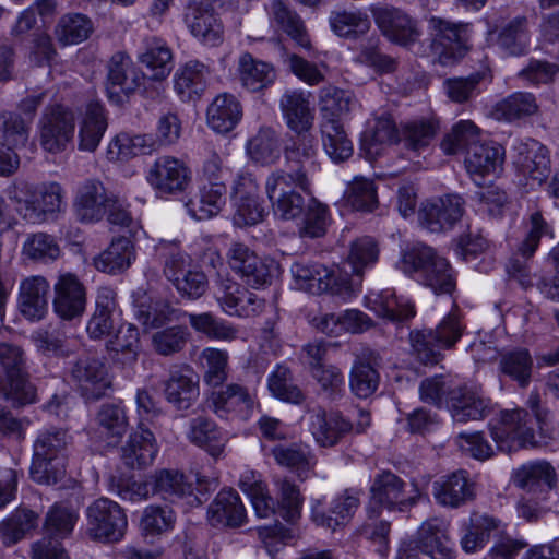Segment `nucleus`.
Returning <instances> with one entry per match:
<instances>
[{
	"mask_svg": "<svg viewBox=\"0 0 559 559\" xmlns=\"http://www.w3.org/2000/svg\"><path fill=\"white\" fill-rule=\"evenodd\" d=\"M310 180L304 169H278L265 180V194L275 218L296 221L301 217L307 202L300 191H310Z\"/></svg>",
	"mask_w": 559,
	"mask_h": 559,
	"instance_id": "f257e3e1",
	"label": "nucleus"
},
{
	"mask_svg": "<svg viewBox=\"0 0 559 559\" xmlns=\"http://www.w3.org/2000/svg\"><path fill=\"white\" fill-rule=\"evenodd\" d=\"M70 436L61 428L41 429L33 444L31 477L43 485H53L66 475Z\"/></svg>",
	"mask_w": 559,
	"mask_h": 559,
	"instance_id": "f03ea898",
	"label": "nucleus"
},
{
	"mask_svg": "<svg viewBox=\"0 0 559 559\" xmlns=\"http://www.w3.org/2000/svg\"><path fill=\"white\" fill-rule=\"evenodd\" d=\"M9 199L17 215L28 224H43L62 210L64 191L57 182L14 187Z\"/></svg>",
	"mask_w": 559,
	"mask_h": 559,
	"instance_id": "7ed1b4c3",
	"label": "nucleus"
},
{
	"mask_svg": "<svg viewBox=\"0 0 559 559\" xmlns=\"http://www.w3.org/2000/svg\"><path fill=\"white\" fill-rule=\"evenodd\" d=\"M290 270L296 287L312 295L329 292L347 299L355 293L352 277L338 266L328 269L318 263L296 262Z\"/></svg>",
	"mask_w": 559,
	"mask_h": 559,
	"instance_id": "20e7f679",
	"label": "nucleus"
},
{
	"mask_svg": "<svg viewBox=\"0 0 559 559\" xmlns=\"http://www.w3.org/2000/svg\"><path fill=\"white\" fill-rule=\"evenodd\" d=\"M403 263L409 271L420 274L424 285L436 294H450L455 287L453 271L447 259L427 246H416L405 252Z\"/></svg>",
	"mask_w": 559,
	"mask_h": 559,
	"instance_id": "39448f33",
	"label": "nucleus"
},
{
	"mask_svg": "<svg viewBox=\"0 0 559 559\" xmlns=\"http://www.w3.org/2000/svg\"><path fill=\"white\" fill-rule=\"evenodd\" d=\"M145 181L157 197H175L189 189L192 170L183 159L165 154L156 157L148 166Z\"/></svg>",
	"mask_w": 559,
	"mask_h": 559,
	"instance_id": "423d86ee",
	"label": "nucleus"
},
{
	"mask_svg": "<svg viewBox=\"0 0 559 559\" xmlns=\"http://www.w3.org/2000/svg\"><path fill=\"white\" fill-rule=\"evenodd\" d=\"M464 325L456 311L450 312L438 324L435 331H417L411 333V343L417 358L424 364H437L441 349L452 348L461 338Z\"/></svg>",
	"mask_w": 559,
	"mask_h": 559,
	"instance_id": "0eeeda50",
	"label": "nucleus"
},
{
	"mask_svg": "<svg viewBox=\"0 0 559 559\" xmlns=\"http://www.w3.org/2000/svg\"><path fill=\"white\" fill-rule=\"evenodd\" d=\"M368 513L378 516L381 509L399 510L413 506L420 496L416 485H407L391 472L378 474L370 489Z\"/></svg>",
	"mask_w": 559,
	"mask_h": 559,
	"instance_id": "6e6552de",
	"label": "nucleus"
},
{
	"mask_svg": "<svg viewBox=\"0 0 559 559\" xmlns=\"http://www.w3.org/2000/svg\"><path fill=\"white\" fill-rule=\"evenodd\" d=\"M79 519L78 512L67 506L55 504L47 513L45 531L47 536L34 544V559H62L66 549L59 538L71 534Z\"/></svg>",
	"mask_w": 559,
	"mask_h": 559,
	"instance_id": "1a4fd4ad",
	"label": "nucleus"
},
{
	"mask_svg": "<svg viewBox=\"0 0 559 559\" xmlns=\"http://www.w3.org/2000/svg\"><path fill=\"white\" fill-rule=\"evenodd\" d=\"M164 275L177 293L189 300L199 299L209 286L205 273L193 263L189 254L180 250L170 252L166 258Z\"/></svg>",
	"mask_w": 559,
	"mask_h": 559,
	"instance_id": "9d476101",
	"label": "nucleus"
},
{
	"mask_svg": "<svg viewBox=\"0 0 559 559\" xmlns=\"http://www.w3.org/2000/svg\"><path fill=\"white\" fill-rule=\"evenodd\" d=\"M530 421V415L525 409L502 411L499 419L490 424V433L497 449L510 453L526 445H534L535 435Z\"/></svg>",
	"mask_w": 559,
	"mask_h": 559,
	"instance_id": "9b49d317",
	"label": "nucleus"
},
{
	"mask_svg": "<svg viewBox=\"0 0 559 559\" xmlns=\"http://www.w3.org/2000/svg\"><path fill=\"white\" fill-rule=\"evenodd\" d=\"M216 7V0H190L183 13L185 25L192 37L207 47H217L224 40V26Z\"/></svg>",
	"mask_w": 559,
	"mask_h": 559,
	"instance_id": "f8f14e48",
	"label": "nucleus"
},
{
	"mask_svg": "<svg viewBox=\"0 0 559 559\" xmlns=\"http://www.w3.org/2000/svg\"><path fill=\"white\" fill-rule=\"evenodd\" d=\"M87 535L96 540L117 542L128 527L123 509L115 501L99 498L87 508Z\"/></svg>",
	"mask_w": 559,
	"mask_h": 559,
	"instance_id": "ddd939ff",
	"label": "nucleus"
},
{
	"mask_svg": "<svg viewBox=\"0 0 559 559\" xmlns=\"http://www.w3.org/2000/svg\"><path fill=\"white\" fill-rule=\"evenodd\" d=\"M0 366L7 374L9 385L3 394L19 406L36 401V389L26 379L23 350L10 343H0Z\"/></svg>",
	"mask_w": 559,
	"mask_h": 559,
	"instance_id": "4468645a",
	"label": "nucleus"
},
{
	"mask_svg": "<svg viewBox=\"0 0 559 559\" xmlns=\"http://www.w3.org/2000/svg\"><path fill=\"white\" fill-rule=\"evenodd\" d=\"M226 259L229 267L242 281L254 288L269 284L278 271V264L272 259H261L248 246L234 242L230 245Z\"/></svg>",
	"mask_w": 559,
	"mask_h": 559,
	"instance_id": "2eb2a0df",
	"label": "nucleus"
},
{
	"mask_svg": "<svg viewBox=\"0 0 559 559\" xmlns=\"http://www.w3.org/2000/svg\"><path fill=\"white\" fill-rule=\"evenodd\" d=\"M213 289L216 301L228 316L248 318L260 313L264 308L263 299L241 288L227 274L226 276L217 274Z\"/></svg>",
	"mask_w": 559,
	"mask_h": 559,
	"instance_id": "dca6fc26",
	"label": "nucleus"
},
{
	"mask_svg": "<svg viewBox=\"0 0 559 559\" xmlns=\"http://www.w3.org/2000/svg\"><path fill=\"white\" fill-rule=\"evenodd\" d=\"M429 28L435 36L433 49L443 64H449L462 58L467 49L471 25L452 23L439 17L429 20Z\"/></svg>",
	"mask_w": 559,
	"mask_h": 559,
	"instance_id": "f3484780",
	"label": "nucleus"
},
{
	"mask_svg": "<svg viewBox=\"0 0 559 559\" xmlns=\"http://www.w3.org/2000/svg\"><path fill=\"white\" fill-rule=\"evenodd\" d=\"M74 112L64 106L47 108L40 120V144L45 151H63L74 135Z\"/></svg>",
	"mask_w": 559,
	"mask_h": 559,
	"instance_id": "a211bd4d",
	"label": "nucleus"
},
{
	"mask_svg": "<svg viewBox=\"0 0 559 559\" xmlns=\"http://www.w3.org/2000/svg\"><path fill=\"white\" fill-rule=\"evenodd\" d=\"M86 301V287L78 275L70 272L58 275L53 284L52 307L59 318L73 320L82 317Z\"/></svg>",
	"mask_w": 559,
	"mask_h": 559,
	"instance_id": "6ab92c4d",
	"label": "nucleus"
},
{
	"mask_svg": "<svg viewBox=\"0 0 559 559\" xmlns=\"http://www.w3.org/2000/svg\"><path fill=\"white\" fill-rule=\"evenodd\" d=\"M28 139V128L24 120L13 114L0 115V176L13 175L20 167V157L13 147L24 145Z\"/></svg>",
	"mask_w": 559,
	"mask_h": 559,
	"instance_id": "aec40b11",
	"label": "nucleus"
},
{
	"mask_svg": "<svg viewBox=\"0 0 559 559\" xmlns=\"http://www.w3.org/2000/svg\"><path fill=\"white\" fill-rule=\"evenodd\" d=\"M418 540H403L399 548L401 559L420 555L432 559H449L453 555V543L443 534H439L433 521L424 522L418 530Z\"/></svg>",
	"mask_w": 559,
	"mask_h": 559,
	"instance_id": "412c9836",
	"label": "nucleus"
},
{
	"mask_svg": "<svg viewBox=\"0 0 559 559\" xmlns=\"http://www.w3.org/2000/svg\"><path fill=\"white\" fill-rule=\"evenodd\" d=\"M371 13L378 28L390 41L408 46L418 40V24L405 12L395 8L372 7Z\"/></svg>",
	"mask_w": 559,
	"mask_h": 559,
	"instance_id": "4be33fe9",
	"label": "nucleus"
},
{
	"mask_svg": "<svg viewBox=\"0 0 559 559\" xmlns=\"http://www.w3.org/2000/svg\"><path fill=\"white\" fill-rule=\"evenodd\" d=\"M358 506L359 499L357 496L349 490H345L330 501L328 509L324 508L320 499L312 500L311 519L318 526L336 531L350 522Z\"/></svg>",
	"mask_w": 559,
	"mask_h": 559,
	"instance_id": "5701e85b",
	"label": "nucleus"
},
{
	"mask_svg": "<svg viewBox=\"0 0 559 559\" xmlns=\"http://www.w3.org/2000/svg\"><path fill=\"white\" fill-rule=\"evenodd\" d=\"M514 150V164L519 173L526 179V186H540L549 175L550 159L547 148L535 140L519 142Z\"/></svg>",
	"mask_w": 559,
	"mask_h": 559,
	"instance_id": "b1692460",
	"label": "nucleus"
},
{
	"mask_svg": "<svg viewBox=\"0 0 559 559\" xmlns=\"http://www.w3.org/2000/svg\"><path fill=\"white\" fill-rule=\"evenodd\" d=\"M447 406L455 423L465 424L471 420H481L491 412V402L481 392L459 386L448 392Z\"/></svg>",
	"mask_w": 559,
	"mask_h": 559,
	"instance_id": "393cba45",
	"label": "nucleus"
},
{
	"mask_svg": "<svg viewBox=\"0 0 559 559\" xmlns=\"http://www.w3.org/2000/svg\"><path fill=\"white\" fill-rule=\"evenodd\" d=\"M283 119L296 134L309 132L314 122L316 108L311 93L302 90L286 91L280 100Z\"/></svg>",
	"mask_w": 559,
	"mask_h": 559,
	"instance_id": "a878e982",
	"label": "nucleus"
},
{
	"mask_svg": "<svg viewBox=\"0 0 559 559\" xmlns=\"http://www.w3.org/2000/svg\"><path fill=\"white\" fill-rule=\"evenodd\" d=\"M463 214V202L457 195H447L423 203L419 209V222L431 233L451 228Z\"/></svg>",
	"mask_w": 559,
	"mask_h": 559,
	"instance_id": "bb28decb",
	"label": "nucleus"
},
{
	"mask_svg": "<svg viewBox=\"0 0 559 559\" xmlns=\"http://www.w3.org/2000/svg\"><path fill=\"white\" fill-rule=\"evenodd\" d=\"M159 448L154 433L143 427L142 423L131 431L121 445L119 455L122 463L130 468H144L155 461Z\"/></svg>",
	"mask_w": 559,
	"mask_h": 559,
	"instance_id": "cd10ccee",
	"label": "nucleus"
},
{
	"mask_svg": "<svg viewBox=\"0 0 559 559\" xmlns=\"http://www.w3.org/2000/svg\"><path fill=\"white\" fill-rule=\"evenodd\" d=\"M144 79L143 73L138 71L129 56L115 55L110 60L106 85L109 99L119 103L121 94L134 92L143 84Z\"/></svg>",
	"mask_w": 559,
	"mask_h": 559,
	"instance_id": "c85d7f7f",
	"label": "nucleus"
},
{
	"mask_svg": "<svg viewBox=\"0 0 559 559\" xmlns=\"http://www.w3.org/2000/svg\"><path fill=\"white\" fill-rule=\"evenodd\" d=\"M121 321L116 302V294L111 288L102 287L97 292L96 310L86 325L91 338H110L116 325Z\"/></svg>",
	"mask_w": 559,
	"mask_h": 559,
	"instance_id": "c756f323",
	"label": "nucleus"
},
{
	"mask_svg": "<svg viewBox=\"0 0 559 559\" xmlns=\"http://www.w3.org/2000/svg\"><path fill=\"white\" fill-rule=\"evenodd\" d=\"M174 56L167 43L159 37H148L144 40L138 55L144 78L152 81H164L173 70Z\"/></svg>",
	"mask_w": 559,
	"mask_h": 559,
	"instance_id": "7c9ffc66",
	"label": "nucleus"
},
{
	"mask_svg": "<svg viewBox=\"0 0 559 559\" xmlns=\"http://www.w3.org/2000/svg\"><path fill=\"white\" fill-rule=\"evenodd\" d=\"M531 41L527 21L525 17H515L506 24L500 32L488 29L486 43L497 47L509 56H521L528 50Z\"/></svg>",
	"mask_w": 559,
	"mask_h": 559,
	"instance_id": "2f4dec72",
	"label": "nucleus"
},
{
	"mask_svg": "<svg viewBox=\"0 0 559 559\" xmlns=\"http://www.w3.org/2000/svg\"><path fill=\"white\" fill-rule=\"evenodd\" d=\"M48 281L39 275L23 280L19 290V309L29 321H39L48 310Z\"/></svg>",
	"mask_w": 559,
	"mask_h": 559,
	"instance_id": "473e14b6",
	"label": "nucleus"
},
{
	"mask_svg": "<svg viewBox=\"0 0 559 559\" xmlns=\"http://www.w3.org/2000/svg\"><path fill=\"white\" fill-rule=\"evenodd\" d=\"M156 150V140L151 134L120 132L106 148L109 162H129L138 156L150 155Z\"/></svg>",
	"mask_w": 559,
	"mask_h": 559,
	"instance_id": "72a5a7b5",
	"label": "nucleus"
},
{
	"mask_svg": "<svg viewBox=\"0 0 559 559\" xmlns=\"http://www.w3.org/2000/svg\"><path fill=\"white\" fill-rule=\"evenodd\" d=\"M153 493L171 503L185 502L192 506L198 498L193 495L192 484L176 469H159L152 475Z\"/></svg>",
	"mask_w": 559,
	"mask_h": 559,
	"instance_id": "f704fd0d",
	"label": "nucleus"
},
{
	"mask_svg": "<svg viewBox=\"0 0 559 559\" xmlns=\"http://www.w3.org/2000/svg\"><path fill=\"white\" fill-rule=\"evenodd\" d=\"M504 160V150L496 143H478L469 148L465 157V166L477 183L476 177L497 175L501 171Z\"/></svg>",
	"mask_w": 559,
	"mask_h": 559,
	"instance_id": "c9c22d12",
	"label": "nucleus"
},
{
	"mask_svg": "<svg viewBox=\"0 0 559 559\" xmlns=\"http://www.w3.org/2000/svg\"><path fill=\"white\" fill-rule=\"evenodd\" d=\"M207 516L213 526L239 527L245 522L246 511L238 493L224 489L210 504Z\"/></svg>",
	"mask_w": 559,
	"mask_h": 559,
	"instance_id": "e433bc0d",
	"label": "nucleus"
},
{
	"mask_svg": "<svg viewBox=\"0 0 559 559\" xmlns=\"http://www.w3.org/2000/svg\"><path fill=\"white\" fill-rule=\"evenodd\" d=\"M254 404L253 395L239 384H228L225 389L213 392L211 405L219 417L236 415L247 417Z\"/></svg>",
	"mask_w": 559,
	"mask_h": 559,
	"instance_id": "4c0bfd02",
	"label": "nucleus"
},
{
	"mask_svg": "<svg viewBox=\"0 0 559 559\" xmlns=\"http://www.w3.org/2000/svg\"><path fill=\"white\" fill-rule=\"evenodd\" d=\"M242 118V107L231 94L217 95L206 110L207 126L217 133H228Z\"/></svg>",
	"mask_w": 559,
	"mask_h": 559,
	"instance_id": "58836bf2",
	"label": "nucleus"
},
{
	"mask_svg": "<svg viewBox=\"0 0 559 559\" xmlns=\"http://www.w3.org/2000/svg\"><path fill=\"white\" fill-rule=\"evenodd\" d=\"M199 394V377L188 367L174 371L165 384L166 400L178 409H187Z\"/></svg>",
	"mask_w": 559,
	"mask_h": 559,
	"instance_id": "ea45409f",
	"label": "nucleus"
},
{
	"mask_svg": "<svg viewBox=\"0 0 559 559\" xmlns=\"http://www.w3.org/2000/svg\"><path fill=\"white\" fill-rule=\"evenodd\" d=\"M237 74L241 85L251 92L267 88L276 80V71L273 64L255 59L248 52L239 57Z\"/></svg>",
	"mask_w": 559,
	"mask_h": 559,
	"instance_id": "a19ab883",
	"label": "nucleus"
},
{
	"mask_svg": "<svg viewBox=\"0 0 559 559\" xmlns=\"http://www.w3.org/2000/svg\"><path fill=\"white\" fill-rule=\"evenodd\" d=\"M107 129L104 107L99 103H90L79 120L78 146L83 152H94Z\"/></svg>",
	"mask_w": 559,
	"mask_h": 559,
	"instance_id": "79ce46f5",
	"label": "nucleus"
},
{
	"mask_svg": "<svg viewBox=\"0 0 559 559\" xmlns=\"http://www.w3.org/2000/svg\"><path fill=\"white\" fill-rule=\"evenodd\" d=\"M108 202L103 183L88 180L78 189L74 206L81 221L94 222L104 216Z\"/></svg>",
	"mask_w": 559,
	"mask_h": 559,
	"instance_id": "37998d69",
	"label": "nucleus"
},
{
	"mask_svg": "<svg viewBox=\"0 0 559 559\" xmlns=\"http://www.w3.org/2000/svg\"><path fill=\"white\" fill-rule=\"evenodd\" d=\"M399 140L394 121L388 115L374 118L361 138V150L368 158H376Z\"/></svg>",
	"mask_w": 559,
	"mask_h": 559,
	"instance_id": "c03bdc74",
	"label": "nucleus"
},
{
	"mask_svg": "<svg viewBox=\"0 0 559 559\" xmlns=\"http://www.w3.org/2000/svg\"><path fill=\"white\" fill-rule=\"evenodd\" d=\"M224 182L203 183L199 194L186 203L189 215L197 219H209L219 213L225 204Z\"/></svg>",
	"mask_w": 559,
	"mask_h": 559,
	"instance_id": "a18cd8bd",
	"label": "nucleus"
},
{
	"mask_svg": "<svg viewBox=\"0 0 559 559\" xmlns=\"http://www.w3.org/2000/svg\"><path fill=\"white\" fill-rule=\"evenodd\" d=\"M210 69L198 60L180 66L174 75V88L182 100L199 96L206 86Z\"/></svg>",
	"mask_w": 559,
	"mask_h": 559,
	"instance_id": "49530a36",
	"label": "nucleus"
},
{
	"mask_svg": "<svg viewBox=\"0 0 559 559\" xmlns=\"http://www.w3.org/2000/svg\"><path fill=\"white\" fill-rule=\"evenodd\" d=\"M73 376L84 394L93 399L104 395L111 383L106 365L94 358L80 360L73 369Z\"/></svg>",
	"mask_w": 559,
	"mask_h": 559,
	"instance_id": "de8ad7c7",
	"label": "nucleus"
},
{
	"mask_svg": "<svg viewBox=\"0 0 559 559\" xmlns=\"http://www.w3.org/2000/svg\"><path fill=\"white\" fill-rule=\"evenodd\" d=\"M366 306L379 317L402 321L415 316L414 306L405 298H397L393 289L386 288L366 296Z\"/></svg>",
	"mask_w": 559,
	"mask_h": 559,
	"instance_id": "09e8293b",
	"label": "nucleus"
},
{
	"mask_svg": "<svg viewBox=\"0 0 559 559\" xmlns=\"http://www.w3.org/2000/svg\"><path fill=\"white\" fill-rule=\"evenodd\" d=\"M106 348L112 359L122 365L138 360L141 343L138 328L131 323H121L115 333L106 341Z\"/></svg>",
	"mask_w": 559,
	"mask_h": 559,
	"instance_id": "8fccbe9b",
	"label": "nucleus"
},
{
	"mask_svg": "<svg viewBox=\"0 0 559 559\" xmlns=\"http://www.w3.org/2000/svg\"><path fill=\"white\" fill-rule=\"evenodd\" d=\"M272 455L278 465L294 471L301 479L310 477L317 463L310 447L301 442L276 445L272 449Z\"/></svg>",
	"mask_w": 559,
	"mask_h": 559,
	"instance_id": "3c124183",
	"label": "nucleus"
},
{
	"mask_svg": "<svg viewBox=\"0 0 559 559\" xmlns=\"http://www.w3.org/2000/svg\"><path fill=\"white\" fill-rule=\"evenodd\" d=\"M135 260V251L129 238L114 239L109 247L94 258V266L104 273L118 274L130 267Z\"/></svg>",
	"mask_w": 559,
	"mask_h": 559,
	"instance_id": "603ef678",
	"label": "nucleus"
},
{
	"mask_svg": "<svg viewBox=\"0 0 559 559\" xmlns=\"http://www.w3.org/2000/svg\"><path fill=\"white\" fill-rule=\"evenodd\" d=\"M352 427V424L337 413L326 414L318 411L311 415L310 431L322 447L336 444L345 433L350 431Z\"/></svg>",
	"mask_w": 559,
	"mask_h": 559,
	"instance_id": "864d4df0",
	"label": "nucleus"
},
{
	"mask_svg": "<svg viewBox=\"0 0 559 559\" xmlns=\"http://www.w3.org/2000/svg\"><path fill=\"white\" fill-rule=\"evenodd\" d=\"M94 32L92 20L82 13L70 12L61 15L53 28V35L62 47L79 45Z\"/></svg>",
	"mask_w": 559,
	"mask_h": 559,
	"instance_id": "5fc2aeb1",
	"label": "nucleus"
},
{
	"mask_svg": "<svg viewBox=\"0 0 559 559\" xmlns=\"http://www.w3.org/2000/svg\"><path fill=\"white\" fill-rule=\"evenodd\" d=\"M239 487L250 499L255 514L267 519L275 513V503L259 473L246 469L239 478Z\"/></svg>",
	"mask_w": 559,
	"mask_h": 559,
	"instance_id": "6e6d98bb",
	"label": "nucleus"
},
{
	"mask_svg": "<svg viewBox=\"0 0 559 559\" xmlns=\"http://www.w3.org/2000/svg\"><path fill=\"white\" fill-rule=\"evenodd\" d=\"M512 481L526 491H534L542 485L552 488L556 483V471L546 461H532L514 469Z\"/></svg>",
	"mask_w": 559,
	"mask_h": 559,
	"instance_id": "4d7b16f0",
	"label": "nucleus"
},
{
	"mask_svg": "<svg viewBox=\"0 0 559 559\" xmlns=\"http://www.w3.org/2000/svg\"><path fill=\"white\" fill-rule=\"evenodd\" d=\"M332 31L340 37L357 38L367 34L371 21L361 9H338L331 12L329 17Z\"/></svg>",
	"mask_w": 559,
	"mask_h": 559,
	"instance_id": "13d9d810",
	"label": "nucleus"
},
{
	"mask_svg": "<svg viewBox=\"0 0 559 559\" xmlns=\"http://www.w3.org/2000/svg\"><path fill=\"white\" fill-rule=\"evenodd\" d=\"M433 497L438 503L455 508L473 497V486L466 473H454L433 484Z\"/></svg>",
	"mask_w": 559,
	"mask_h": 559,
	"instance_id": "bf43d9fd",
	"label": "nucleus"
},
{
	"mask_svg": "<svg viewBox=\"0 0 559 559\" xmlns=\"http://www.w3.org/2000/svg\"><path fill=\"white\" fill-rule=\"evenodd\" d=\"M323 148L334 162L348 158L353 153V143L338 119L321 122Z\"/></svg>",
	"mask_w": 559,
	"mask_h": 559,
	"instance_id": "052dcab7",
	"label": "nucleus"
},
{
	"mask_svg": "<svg viewBox=\"0 0 559 559\" xmlns=\"http://www.w3.org/2000/svg\"><path fill=\"white\" fill-rule=\"evenodd\" d=\"M501 374L515 381L521 388L528 385L533 371V359L527 349L519 348L502 353L499 359Z\"/></svg>",
	"mask_w": 559,
	"mask_h": 559,
	"instance_id": "680f3d73",
	"label": "nucleus"
},
{
	"mask_svg": "<svg viewBox=\"0 0 559 559\" xmlns=\"http://www.w3.org/2000/svg\"><path fill=\"white\" fill-rule=\"evenodd\" d=\"M188 438L192 443L205 449L212 456L222 454L226 441L216 425L203 417L191 420Z\"/></svg>",
	"mask_w": 559,
	"mask_h": 559,
	"instance_id": "e2e57ef3",
	"label": "nucleus"
},
{
	"mask_svg": "<svg viewBox=\"0 0 559 559\" xmlns=\"http://www.w3.org/2000/svg\"><path fill=\"white\" fill-rule=\"evenodd\" d=\"M250 158L261 165H271L281 156V145L276 132L271 128H261L247 143Z\"/></svg>",
	"mask_w": 559,
	"mask_h": 559,
	"instance_id": "0e129e2a",
	"label": "nucleus"
},
{
	"mask_svg": "<svg viewBox=\"0 0 559 559\" xmlns=\"http://www.w3.org/2000/svg\"><path fill=\"white\" fill-rule=\"evenodd\" d=\"M97 421L100 435L106 443L112 447L120 442L129 426L126 411L114 404H107L100 408Z\"/></svg>",
	"mask_w": 559,
	"mask_h": 559,
	"instance_id": "69168bd1",
	"label": "nucleus"
},
{
	"mask_svg": "<svg viewBox=\"0 0 559 559\" xmlns=\"http://www.w3.org/2000/svg\"><path fill=\"white\" fill-rule=\"evenodd\" d=\"M272 21L276 22L299 46L310 47V40L300 17L288 10L282 0H272L267 7Z\"/></svg>",
	"mask_w": 559,
	"mask_h": 559,
	"instance_id": "338daca9",
	"label": "nucleus"
},
{
	"mask_svg": "<svg viewBox=\"0 0 559 559\" xmlns=\"http://www.w3.org/2000/svg\"><path fill=\"white\" fill-rule=\"evenodd\" d=\"M190 325L211 340L231 342L239 337V330L233 324L215 318L210 312L189 314Z\"/></svg>",
	"mask_w": 559,
	"mask_h": 559,
	"instance_id": "774afa93",
	"label": "nucleus"
}]
</instances>
